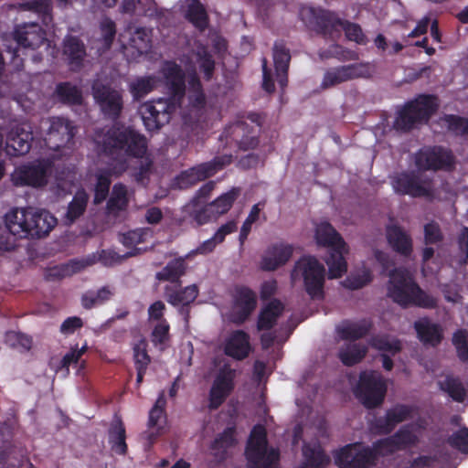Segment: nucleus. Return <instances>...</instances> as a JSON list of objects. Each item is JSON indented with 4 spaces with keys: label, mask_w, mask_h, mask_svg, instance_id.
Wrapping results in <instances>:
<instances>
[{
    "label": "nucleus",
    "mask_w": 468,
    "mask_h": 468,
    "mask_svg": "<svg viewBox=\"0 0 468 468\" xmlns=\"http://www.w3.org/2000/svg\"><path fill=\"white\" fill-rule=\"evenodd\" d=\"M97 154L111 158L112 163L99 168L95 175L93 204L103 203L110 193L112 177H120L129 168L128 157L143 158L148 151L147 138L131 126L112 124L95 132L93 139Z\"/></svg>",
    "instance_id": "1"
},
{
    "label": "nucleus",
    "mask_w": 468,
    "mask_h": 468,
    "mask_svg": "<svg viewBox=\"0 0 468 468\" xmlns=\"http://www.w3.org/2000/svg\"><path fill=\"white\" fill-rule=\"evenodd\" d=\"M8 227L11 229H3L1 236L7 239L5 249L14 246V240L10 231L23 238H42L47 236L57 224V218L46 210L35 211L32 207L14 208L6 214Z\"/></svg>",
    "instance_id": "2"
},
{
    "label": "nucleus",
    "mask_w": 468,
    "mask_h": 468,
    "mask_svg": "<svg viewBox=\"0 0 468 468\" xmlns=\"http://www.w3.org/2000/svg\"><path fill=\"white\" fill-rule=\"evenodd\" d=\"M388 296L402 308L415 306L434 309L438 306V300L423 291L409 271L402 268L390 271Z\"/></svg>",
    "instance_id": "3"
},
{
    "label": "nucleus",
    "mask_w": 468,
    "mask_h": 468,
    "mask_svg": "<svg viewBox=\"0 0 468 468\" xmlns=\"http://www.w3.org/2000/svg\"><path fill=\"white\" fill-rule=\"evenodd\" d=\"M247 120H237L227 125L219 135V141L238 151L256 149L260 144L264 116L259 112H249Z\"/></svg>",
    "instance_id": "4"
},
{
    "label": "nucleus",
    "mask_w": 468,
    "mask_h": 468,
    "mask_svg": "<svg viewBox=\"0 0 468 468\" xmlns=\"http://www.w3.org/2000/svg\"><path fill=\"white\" fill-rule=\"evenodd\" d=\"M315 240L319 246L328 248L325 263L328 266V278L337 279L347 271L345 255L348 253V246L329 222H321L315 229Z\"/></svg>",
    "instance_id": "5"
},
{
    "label": "nucleus",
    "mask_w": 468,
    "mask_h": 468,
    "mask_svg": "<svg viewBox=\"0 0 468 468\" xmlns=\"http://www.w3.org/2000/svg\"><path fill=\"white\" fill-rule=\"evenodd\" d=\"M438 108L435 95L419 94L397 112L393 128L399 133H409L418 124L428 122Z\"/></svg>",
    "instance_id": "6"
},
{
    "label": "nucleus",
    "mask_w": 468,
    "mask_h": 468,
    "mask_svg": "<svg viewBox=\"0 0 468 468\" xmlns=\"http://www.w3.org/2000/svg\"><path fill=\"white\" fill-rule=\"evenodd\" d=\"M13 36L15 45H5V52L14 69L20 71L24 68L27 49L35 50L41 47L47 40V34L38 24L32 23L16 27Z\"/></svg>",
    "instance_id": "7"
},
{
    "label": "nucleus",
    "mask_w": 468,
    "mask_h": 468,
    "mask_svg": "<svg viewBox=\"0 0 468 468\" xmlns=\"http://www.w3.org/2000/svg\"><path fill=\"white\" fill-rule=\"evenodd\" d=\"M325 268L314 256H303L294 264L292 280L303 279L306 293L314 300L324 298Z\"/></svg>",
    "instance_id": "8"
},
{
    "label": "nucleus",
    "mask_w": 468,
    "mask_h": 468,
    "mask_svg": "<svg viewBox=\"0 0 468 468\" xmlns=\"http://www.w3.org/2000/svg\"><path fill=\"white\" fill-rule=\"evenodd\" d=\"M245 455L249 468H272L280 459L277 449H268L267 431L263 425L256 424L248 439Z\"/></svg>",
    "instance_id": "9"
},
{
    "label": "nucleus",
    "mask_w": 468,
    "mask_h": 468,
    "mask_svg": "<svg viewBox=\"0 0 468 468\" xmlns=\"http://www.w3.org/2000/svg\"><path fill=\"white\" fill-rule=\"evenodd\" d=\"M387 382L382 374L376 370H365L359 375L355 395L367 409L379 407L387 393Z\"/></svg>",
    "instance_id": "10"
},
{
    "label": "nucleus",
    "mask_w": 468,
    "mask_h": 468,
    "mask_svg": "<svg viewBox=\"0 0 468 468\" xmlns=\"http://www.w3.org/2000/svg\"><path fill=\"white\" fill-rule=\"evenodd\" d=\"M53 165V161L48 158L22 165L14 170L11 181L16 186L44 187L48 183Z\"/></svg>",
    "instance_id": "11"
},
{
    "label": "nucleus",
    "mask_w": 468,
    "mask_h": 468,
    "mask_svg": "<svg viewBox=\"0 0 468 468\" xmlns=\"http://www.w3.org/2000/svg\"><path fill=\"white\" fill-rule=\"evenodd\" d=\"M391 185L394 192L401 196L425 197L430 200L434 197L432 180L429 177L422 178L414 170L396 174L391 177Z\"/></svg>",
    "instance_id": "12"
},
{
    "label": "nucleus",
    "mask_w": 468,
    "mask_h": 468,
    "mask_svg": "<svg viewBox=\"0 0 468 468\" xmlns=\"http://www.w3.org/2000/svg\"><path fill=\"white\" fill-rule=\"evenodd\" d=\"M180 108L165 98L148 101L139 107L144 125L148 132H155L167 124L173 113Z\"/></svg>",
    "instance_id": "13"
},
{
    "label": "nucleus",
    "mask_w": 468,
    "mask_h": 468,
    "mask_svg": "<svg viewBox=\"0 0 468 468\" xmlns=\"http://www.w3.org/2000/svg\"><path fill=\"white\" fill-rule=\"evenodd\" d=\"M338 468H373L377 465L376 456L370 446L361 442L349 443L335 454Z\"/></svg>",
    "instance_id": "14"
},
{
    "label": "nucleus",
    "mask_w": 468,
    "mask_h": 468,
    "mask_svg": "<svg viewBox=\"0 0 468 468\" xmlns=\"http://www.w3.org/2000/svg\"><path fill=\"white\" fill-rule=\"evenodd\" d=\"M91 91L96 103L106 118L112 121L120 118L123 109V99L120 90L109 83L96 80L91 85Z\"/></svg>",
    "instance_id": "15"
},
{
    "label": "nucleus",
    "mask_w": 468,
    "mask_h": 468,
    "mask_svg": "<svg viewBox=\"0 0 468 468\" xmlns=\"http://www.w3.org/2000/svg\"><path fill=\"white\" fill-rule=\"evenodd\" d=\"M414 164L419 171H449L454 165V156L442 146H424L416 152Z\"/></svg>",
    "instance_id": "16"
},
{
    "label": "nucleus",
    "mask_w": 468,
    "mask_h": 468,
    "mask_svg": "<svg viewBox=\"0 0 468 468\" xmlns=\"http://www.w3.org/2000/svg\"><path fill=\"white\" fill-rule=\"evenodd\" d=\"M169 96L166 98L181 107L186 96V74L176 62L165 61L161 69Z\"/></svg>",
    "instance_id": "17"
},
{
    "label": "nucleus",
    "mask_w": 468,
    "mask_h": 468,
    "mask_svg": "<svg viewBox=\"0 0 468 468\" xmlns=\"http://www.w3.org/2000/svg\"><path fill=\"white\" fill-rule=\"evenodd\" d=\"M75 133L76 126L71 121L64 117H51L45 144L49 149L58 151L71 143Z\"/></svg>",
    "instance_id": "18"
},
{
    "label": "nucleus",
    "mask_w": 468,
    "mask_h": 468,
    "mask_svg": "<svg viewBox=\"0 0 468 468\" xmlns=\"http://www.w3.org/2000/svg\"><path fill=\"white\" fill-rule=\"evenodd\" d=\"M233 303L232 322L236 324H242L256 308L257 295L247 286H237L234 290Z\"/></svg>",
    "instance_id": "19"
},
{
    "label": "nucleus",
    "mask_w": 468,
    "mask_h": 468,
    "mask_svg": "<svg viewBox=\"0 0 468 468\" xmlns=\"http://www.w3.org/2000/svg\"><path fill=\"white\" fill-rule=\"evenodd\" d=\"M234 370L228 367L219 370L209 391V410H217L223 404L234 388Z\"/></svg>",
    "instance_id": "20"
},
{
    "label": "nucleus",
    "mask_w": 468,
    "mask_h": 468,
    "mask_svg": "<svg viewBox=\"0 0 468 468\" xmlns=\"http://www.w3.org/2000/svg\"><path fill=\"white\" fill-rule=\"evenodd\" d=\"M294 248L292 244L285 242L272 243L261 256L260 267L265 271H274L285 265L292 258Z\"/></svg>",
    "instance_id": "21"
},
{
    "label": "nucleus",
    "mask_w": 468,
    "mask_h": 468,
    "mask_svg": "<svg viewBox=\"0 0 468 468\" xmlns=\"http://www.w3.org/2000/svg\"><path fill=\"white\" fill-rule=\"evenodd\" d=\"M367 71V67L361 63L330 69L324 73L321 87L325 90L342 82L364 77Z\"/></svg>",
    "instance_id": "22"
},
{
    "label": "nucleus",
    "mask_w": 468,
    "mask_h": 468,
    "mask_svg": "<svg viewBox=\"0 0 468 468\" xmlns=\"http://www.w3.org/2000/svg\"><path fill=\"white\" fill-rule=\"evenodd\" d=\"M416 410L414 406L406 404H397L395 407L387 410L383 418L376 420L375 428L378 433L388 435L392 432L396 425L410 419Z\"/></svg>",
    "instance_id": "23"
},
{
    "label": "nucleus",
    "mask_w": 468,
    "mask_h": 468,
    "mask_svg": "<svg viewBox=\"0 0 468 468\" xmlns=\"http://www.w3.org/2000/svg\"><path fill=\"white\" fill-rule=\"evenodd\" d=\"M413 327L418 339L425 346L436 347L444 338L443 327L438 323L431 322L428 317L415 321Z\"/></svg>",
    "instance_id": "24"
},
{
    "label": "nucleus",
    "mask_w": 468,
    "mask_h": 468,
    "mask_svg": "<svg viewBox=\"0 0 468 468\" xmlns=\"http://www.w3.org/2000/svg\"><path fill=\"white\" fill-rule=\"evenodd\" d=\"M373 327L374 324L370 318H363L359 321L345 319L336 325L335 332L340 339L355 342L367 336Z\"/></svg>",
    "instance_id": "25"
},
{
    "label": "nucleus",
    "mask_w": 468,
    "mask_h": 468,
    "mask_svg": "<svg viewBox=\"0 0 468 468\" xmlns=\"http://www.w3.org/2000/svg\"><path fill=\"white\" fill-rule=\"evenodd\" d=\"M63 56L70 70L79 71L87 56L86 46L79 37L68 35L63 40Z\"/></svg>",
    "instance_id": "26"
},
{
    "label": "nucleus",
    "mask_w": 468,
    "mask_h": 468,
    "mask_svg": "<svg viewBox=\"0 0 468 468\" xmlns=\"http://www.w3.org/2000/svg\"><path fill=\"white\" fill-rule=\"evenodd\" d=\"M224 352L228 356L243 360L250 352V335L243 330L233 331L226 340Z\"/></svg>",
    "instance_id": "27"
},
{
    "label": "nucleus",
    "mask_w": 468,
    "mask_h": 468,
    "mask_svg": "<svg viewBox=\"0 0 468 468\" xmlns=\"http://www.w3.org/2000/svg\"><path fill=\"white\" fill-rule=\"evenodd\" d=\"M386 237L394 251L404 257L410 256L413 250L412 239L401 227L398 225L387 226Z\"/></svg>",
    "instance_id": "28"
},
{
    "label": "nucleus",
    "mask_w": 468,
    "mask_h": 468,
    "mask_svg": "<svg viewBox=\"0 0 468 468\" xmlns=\"http://www.w3.org/2000/svg\"><path fill=\"white\" fill-rule=\"evenodd\" d=\"M164 295L168 303L177 307L180 304L190 305L198 296V288L196 284L188 285L184 288L174 285H165Z\"/></svg>",
    "instance_id": "29"
},
{
    "label": "nucleus",
    "mask_w": 468,
    "mask_h": 468,
    "mask_svg": "<svg viewBox=\"0 0 468 468\" xmlns=\"http://www.w3.org/2000/svg\"><path fill=\"white\" fill-rule=\"evenodd\" d=\"M33 133L24 129L12 130L6 137V152L10 155L20 156L27 154L31 149Z\"/></svg>",
    "instance_id": "30"
},
{
    "label": "nucleus",
    "mask_w": 468,
    "mask_h": 468,
    "mask_svg": "<svg viewBox=\"0 0 468 468\" xmlns=\"http://www.w3.org/2000/svg\"><path fill=\"white\" fill-rule=\"evenodd\" d=\"M129 203L127 186L122 183H116L113 185L111 196L106 203V214L117 218L122 212L127 210Z\"/></svg>",
    "instance_id": "31"
},
{
    "label": "nucleus",
    "mask_w": 468,
    "mask_h": 468,
    "mask_svg": "<svg viewBox=\"0 0 468 468\" xmlns=\"http://www.w3.org/2000/svg\"><path fill=\"white\" fill-rule=\"evenodd\" d=\"M284 311L283 303L278 299H272L261 310L258 320L257 329L259 331H269L277 323L279 317Z\"/></svg>",
    "instance_id": "32"
},
{
    "label": "nucleus",
    "mask_w": 468,
    "mask_h": 468,
    "mask_svg": "<svg viewBox=\"0 0 468 468\" xmlns=\"http://www.w3.org/2000/svg\"><path fill=\"white\" fill-rule=\"evenodd\" d=\"M187 265L183 257L176 258L155 273V279L159 282H169L178 286L182 285L181 278L186 274Z\"/></svg>",
    "instance_id": "33"
},
{
    "label": "nucleus",
    "mask_w": 468,
    "mask_h": 468,
    "mask_svg": "<svg viewBox=\"0 0 468 468\" xmlns=\"http://www.w3.org/2000/svg\"><path fill=\"white\" fill-rule=\"evenodd\" d=\"M343 19L339 18L335 13L330 11H322L316 16V25L319 32L325 37L335 40L340 36V26Z\"/></svg>",
    "instance_id": "34"
},
{
    "label": "nucleus",
    "mask_w": 468,
    "mask_h": 468,
    "mask_svg": "<svg viewBox=\"0 0 468 468\" xmlns=\"http://www.w3.org/2000/svg\"><path fill=\"white\" fill-rule=\"evenodd\" d=\"M184 211L191 221L195 222L197 226L205 225L212 218H216L209 204L197 202L196 200H190L184 207Z\"/></svg>",
    "instance_id": "35"
},
{
    "label": "nucleus",
    "mask_w": 468,
    "mask_h": 468,
    "mask_svg": "<svg viewBox=\"0 0 468 468\" xmlns=\"http://www.w3.org/2000/svg\"><path fill=\"white\" fill-rule=\"evenodd\" d=\"M55 95L58 101L66 105H81L83 102L80 88L69 81L58 83L55 89Z\"/></svg>",
    "instance_id": "36"
},
{
    "label": "nucleus",
    "mask_w": 468,
    "mask_h": 468,
    "mask_svg": "<svg viewBox=\"0 0 468 468\" xmlns=\"http://www.w3.org/2000/svg\"><path fill=\"white\" fill-rule=\"evenodd\" d=\"M186 18L201 32L205 31L209 24L206 7L199 0H191L187 5Z\"/></svg>",
    "instance_id": "37"
},
{
    "label": "nucleus",
    "mask_w": 468,
    "mask_h": 468,
    "mask_svg": "<svg viewBox=\"0 0 468 468\" xmlns=\"http://www.w3.org/2000/svg\"><path fill=\"white\" fill-rule=\"evenodd\" d=\"M303 454L305 459L304 468H324L330 462L321 445L304 444Z\"/></svg>",
    "instance_id": "38"
},
{
    "label": "nucleus",
    "mask_w": 468,
    "mask_h": 468,
    "mask_svg": "<svg viewBox=\"0 0 468 468\" xmlns=\"http://www.w3.org/2000/svg\"><path fill=\"white\" fill-rule=\"evenodd\" d=\"M439 387L441 391L458 403H463L468 396L463 383L458 377L446 376L442 381L439 382Z\"/></svg>",
    "instance_id": "39"
},
{
    "label": "nucleus",
    "mask_w": 468,
    "mask_h": 468,
    "mask_svg": "<svg viewBox=\"0 0 468 468\" xmlns=\"http://www.w3.org/2000/svg\"><path fill=\"white\" fill-rule=\"evenodd\" d=\"M367 346L360 343H353L339 350L338 357L346 367H352L363 360L367 356Z\"/></svg>",
    "instance_id": "40"
},
{
    "label": "nucleus",
    "mask_w": 468,
    "mask_h": 468,
    "mask_svg": "<svg viewBox=\"0 0 468 468\" xmlns=\"http://www.w3.org/2000/svg\"><path fill=\"white\" fill-rule=\"evenodd\" d=\"M157 83L158 79L154 75L139 77L129 84V90L134 101H140L152 92Z\"/></svg>",
    "instance_id": "41"
},
{
    "label": "nucleus",
    "mask_w": 468,
    "mask_h": 468,
    "mask_svg": "<svg viewBox=\"0 0 468 468\" xmlns=\"http://www.w3.org/2000/svg\"><path fill=\"white\" fill-rule=\"evenodd\" d=\"M114 292L109 286H103L97 291H88L81 296V305L90 310L106 303L113 296Z\"/></svg>",
    "instance_id": "42"
},
{
    "label": "nucleus",
    "mask_w": 468,
    "mask_h": 468,
    "mask_svg": "<svg viewBox=\"0 0 468 468\" xmlns=\"http://www.w3.org/2000/svg\"><path fill=\"white\" fill-rule=\"evenodd\" d=\"M188 101L191 107L203 109L206 105V95L199 77L196 72L188 76Z\"/></svg>",
    "instance_id": "43"
},
{
    "label": "nucleus",
    "mask_w": 468,
    "mask_h": 468,
    "mask_svg": "<svg viewBox=\"0 0 468 468\" xmlns=\"http://www.w3.org/2000/svg\"><path fill=\"white\" fill-rule=\"evenodd\" d=\"M235 431V427H228L213 441L211 450L214 451L215 456L225 458L227 450L236 443Z\"/></svg>",
    "instance_id": "44"
},
{
    "label": "nucleus",
    "mask_w": 468,
    "mask_h": 468,
    "mask_svg": "<svg viewBox=\"0 0 468 468\" xmlns=\"http://www.w3.org/2000/svg\"><path fill=\"white\" fill-rule=\"evenodd\" d=\"M125 440L126 432L123 423L121 420L113 423L109 430V442L112 450L120 455L126 454L128 447Z\"/></svg>",
    "instance_id": "45"
},
{
    "label": "nucleus",
    "mask_w": 468,
    "mask_h": 468,
    "mask_svg": "<svg viewBox=\"0 0 468 468\" xmlns=\"http://www.w3.org/2000/svg\"><path fill=\"white\" fill-rule=\"evenodd\" d=\"M239 196V188L233 187L229 191L222 194L211 203V210L217 218L220 215L227 213L233 206V203Z\"/></svg>",
    "instance_id": "46"
},
{
    "label": "nucleus",
    "mask_w": 468,
    "mask_h": 468,
    "mask_svg": "<svg viewBox=\"0 0 468 468\" xmlns=\"http://www.w3.org/2000/svg\"><path fill=\"white\" fill-rule=\"evenodd\" d=\"M145 231L141 229L130 230L122 235L120 241L125 248L131 249L130 251L124 254V257H133L141 252V250L136 246L145 241Z\"/></svg>",
    "instance_id": "47"
},
{
    "label": "nucleus",
    "mask_w": 468,
    "mask_h": 468,
    "mask_svg": "<svg viewBox=\"0 0 468 468\" xmlns=\"http://www.w3.org/2000/svg\"><path fill=\"white\" fill-rule=\"evenodd\" d=\"M165 406H166V399L165 396V391H161L154 405L150 410L149 419H148V426L150 428H157L158 430L162 428V424L165 421Z\"/></svg>",
    "instance_id": "48"
},
{
    "label": "nucleus",
    "mask_w": 468,
    "mask_h": 468,
    "mask_svg": "<svg viewBox=\"0 0 468 468\" xmlns=\"http://www.w3.org/2000/svg\"><path fill=\"white\" fill-rule=\"evenodd\" d=\"M88 194L82 190L78 191L72 200L69 202L68 206V210L66 217L69 220V222H74L78 219L86 210L88 204Z\"/></svg>",
    "instance_id": "49"
},
{
    "label": "nucleus",
    "mask_w": 468,
    "mask_h": 468,
    "mask_svg": "<svg viewBox=\"0 0 468 468\" xmlns=\"http://www.w3.org/2000/svg\"><path fill=\"white\" fill-rule=\"evenodd\" d=\"M385 443L394 442L397 450L414 445L417 442V436L411 431L409 425L399 429L392 436L385 438Z\"/></svg>",
    "instance_id": "50"
},
{
    "label": "nucleus",
    "mask_w": 468,
    "mask_h": 468,
    "mask_svg": "<svg viewBox=\"0 0 468 468\" xmlns=\"http://www.w3.org/2000/svg\"><path fill=\"white\" fill-rule=\"evenodd\" d=\"M452 344L455 347L458 359L462 363H468V330L460 328L454 331Z\"/></svg>",
    "instance_id": "51"
},
{
    "label": "nucleus",
    "mask_w": 468,
    "mask_h": 468,
    "mask_svg": "<svg viewBox=\"0 0 468 468\" xmlns=\"http://www.w3.org/2000/svg\"><path fill=\"white\" fill-rule=\"evenodd\" d=\"M273 61L275 70H288L291 61L290 49L283 41H276L273 45Z\"/></svg>",
    "instance_id": "52"
},
{
    "label": "nucleus",
    "mask_w": 468,
    "mask_h": 468,
    "mask_svg": "<svg viewBox=\"0 0 468 468\" xmlns=\"http://www.w3.org/2000/svg\"><path fill=\"white\" fill-rule=\"evenodd\" d=\"M148 342L144 337H141L133 346L134 367L148 368L151 363V356L147 351Z\"/></svg>",
    "instance_id": "53"
},
{
    "label": "nucleus",
    "mask_w": 468,
    "mask_h": 468,
    "mask_svg": "<svg viewBox=\"0 0 468 468\" xmlns=\"http://www.w3.org/2000/svg\"><path fill=\"white\" fill-rule=\"evenodd\" d=\"M373 276L369 269H364L361 271L348 275L343 282V286L349 290H358L372 282Z\"/></svg>",
    "instance_id": "54"
},
{
    "label": "nucleus",
    "mask_w": 468,
    "mask_h": 468,
    "mask_svg": "<svg viewBox=\"0 0 468 468\" xmlns=\"http://www.w3.org/2000/svg\"><path fill=\"white\" fill-rule=\"evenodd\" d=\"M369 345L379 351L390 352L396 355L401 351V343L398 339L389 341L387 336L373 335L369 340Z\"/></svg>",
    "instance_id": "55"
},
{
    "label": "nucleus",
    "mask_w": 468,
    "mask_h": 468,
    "mask_svg": "<svg viewBox=\"0 0 468 468\" xmlns=\"http://www.w3.org/2000/svg\"><path fill=\"white\" fill-rule=\"evenodd\" d=\"M340 27L344 30L346 37L349 41H354L358 45H366L367 43L368 40L360 25L343 19Z\"/></svg>",
    "instance_id": "56"
},
{
    "label": "nucleus",
    "mask_w": 468,
    "mask_h": 468,
    "mask_svg": "<svg viewBox=\"0 0 468 468\" xmlns=\"http://www.w3.org/2000/svg\"><path fill=\"white\" fill-rule=\"evenodd\" d=\"M145 155L146 154L143 158H140L142 161L140 162L139 166L136 167L132 174L134 181L143 186L148 184L154 165L153 161L149 157L145 158Z\"/></svg>",
    "instance_id": "57"
},
{
    "label": "nucleus",
    "mask_w": 468,
    "mask_h": 468,
    "mask_svg": "<svg viewBox=\"0 0 468 468\" xmlns=\"http://www.w3.org/2000/svg\"><path fill=\"white\" fill-rule=\"evenodd\" d=\"M449 131L456 134H468V118L455 114H445L442 118Z\"/></svg>",
    "instance_id": "58"
},
{
    "label": "nucleus",
    "mask_w": 468,
    "mask_h": 468,
    "mask_svg": "<svg viewBox=\"0 0 468 468\" xmlns=\"http://www.w3.org/2000/svg\"><path fill=\"white\" fill-rule=\"evenodd\" d=\"M424 244L425 245H436L441 243L444 239V235L441 229L436 221H431L424 225Z\"/></svg>",
    "instance_id": "59"
},
{
    "label": "nucleus",
    "mask_w": 468,
    "mask_h": 468,
    "mask_svg": "<svg viewBox=\"0 0 468 468\" xmlns=\"http://www.w3.org/2000/svg\"><path fill=\"white\" fill-rule=\"evenodd\" d=\"M448 443L462 452L468 453V428L463 427L454 431L449 438Z\"/></svg>",
    "instance_id": "60"
},
{
    "label": "nucleus",
    "mask_w": 468,
    "mask_h": 468,
    "mask_svg": "<svg viewBox=\"0 0 468 468\" xmlns=\"http://www.w3.org/2000/svg\"><path fill=\"white\" fill-rule=\"evenodd\" d=\"M170 325L166 320L159 322L153 329L151 340L154 346H162L169 340Z\"/></svg>",
    "instance_id": "61"
},
{
    "label": "nucleus",
    "mask_w": 468,
    "mask_h": 468,
    "mask_svg": "<svg viewBox=\"0 0 468 468\" xmlns=\"http://www.w3.org/2000/svg\"><path fill=\"white\" fill-rule=\"evenodd\" d=\"M131 40L140 53L147 52L151 48V38L145 28H137Z\"/></svg>",
    "instance_id": "62"
},
{
    "label": "nucleus",
    "mask_w": 468,
    "mask_h": 468,
    "mask_svg": "<svg viewBox=\"0 0 468 468\" xmlns=\"http://www.w3.org/2000/svg\"><path fill=\"white\" fill-rule=\"evenodd\" d=\"M87 350V346H83L81 348L72 347L69 352L64 355L60 361V368L65 369L66 373L69 372V366L72 364L79 363L80 357L84 355Z\"/></svg>",
    "instance_id": "63"
},
{
    "label": "nucleus",
    "mask_w": 468,
    "mask_h": 468,
    "mask_svg": "<svg viewBox=\"0 0 468 468\" xmlns=\"http://www.w3.org/2000/svg\"><path fill=\"white\" fill-rule=\"evenodd\" d=\"M135 16L154 17L159 16L154 0H137Z\"/></svg>",
    "instance_id": "64"
}]
</instances>
